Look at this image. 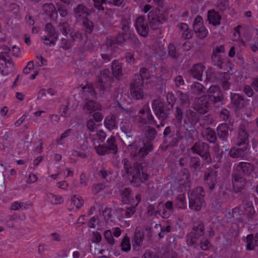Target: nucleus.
<instances>
[{"instance_id":"49","label":"nucleus","mask_w":258,"mask_h":258,"mask_svg":"<svg viewBox=\"0 0 258 258\" xmlns=\"http://www.w3.org/2000/svg\"><path fill=\"white\" fill-rule=\"evenodd\" d=\"M179 94V100L181 105H188L190 104V99L188 94L183 93L181 91L178 92Z\"/></svg>"},{"instance_id":"16","label":"nucleus","mask_w":258,"mask_h":258,"mask_svg":"<svg viewBox=\"0 0 258 258\" xmlns=\"http://www.w3.org/2000/svg\"><path fill=\"white\" fill-rule=\"evenodd\" d=\"M193 28L197 36L202 39L206 37L208 31L203 25V19L201 16H198L195 20Z\"/></svg>"},{"instance_id":"59","label":"nucleus","mask_w":258,"mask_h":258,"mask_svg":"<svg viewBox=\"0 0 258 258\" xmlns=\"http://www.w3.org/2000/svg\"><path fill=\"white\" fill-rule=\"evenodd\" d=\"M103 216H104V219L106 221H112V214L111 209L108 208H105L102 212Z\"/></svg>"},{"instance_id":"15","label":"nucleus","mask_w":258,"mask_h":258,"mask_svg":"<svg viewBox=\"0 0 258 258\" xmlns=\"http://www.w3.org/2000/svg\"><path fill=\"white\" fill-rule=\"evenodd\" d=\"M229 193L221 188L213 196L212 199V204L216 209H219L223 203L229 200Z\"/></svg>"},{"instance_id":"25","label":"nucleus","mask_w":258,"mask_h":258,"mask_svg":"<svg viewBox=\"0 0 258 258\" xmlns=\"http://www.w3.org/2000/svg\"><path fill=\"white\" fill-rule=\"evenodd\" d=\"M74 14L75 18L77 19L86 18L89 15L88 10L84 5L80 4L74 9Z\"/></svg>"},{"instance_id":"34","label":"nucleus","mask_w":258,"mask_h":258,"mask_svg":"<svg viewBox=\"0 0 258 258\" xmlns=\"http://www.w3.org/2000/svg\"><path fill=\"white\" fill-rule=\"evenodd\" d=\"M243 147L241 148H233L230 152L229 155L232 158L243 157L244 156V152L247 149V145H243Z\"/></svg>"},{"instance_id":"14","label":"nucleus","mask_w":258,"mask_h":258,"mask_svg":"<svg viewBox=\"0 0 258 258\" xmlns=\"http://www.w3.org/2000/svg\"><path fill=\"white\" fill-rule=\"evenodd\" d=\"M113 79L108 69L100 72V76L97 82V87L101 91H104L108 85L113 82Z\"/></svg>"},{"instance_id":"58","label":"nucleus","mask_w":258,"mask_h":258,"mask_svg":"<svg viewBox=\"0 0 258 258\" xmlns=\"http://www.w3.org/2000/svg\"><path fill=\"white\" fill-rule=\"evenodd\" d=\"M136 76H139L140 77L142 80V81L144 82V79L148 78L149 77V73L148 70L146 68H141L140 70V73L135 74L134 77H136Z\"/></svg>"},{"instance_id":"55","label":"nucleus","mask_w":258,"mask_h":258,"mask_svg":"<svg viewBox=\"0 0 258 258\" xmlns=\"http://www.w3.org/2000/svg\"><path fill=\"white\" fill-rule=\"evenodd\" d=\"M125 144L130 146L132 145L135 144V138L133 132L130 133V134H126L123 137Z\"/></svg>"},{"instance_id":"24","label":"nucleus","mask_w":258,"mask_h":258,"mask_svg":"<svg viewBox=\"0 0 258 258\" xmlns=\"http://www.w3.org/2000/svg\"><path fill=\"white\" fill-rule=\"evenodd\" d=\"M205 68L204 66L202 63H196L192 66L190 70V73L194 78L201 81L203 72Z\"/></svg>"},{"instance_id":"51","label":"nucleus","mask_w":258,"mask_h":258,"mask_svg":"<svg viewBox=\"0 0 258 258\" xmlns=\"http://www.w3.org/2000/svg\"><path fill=\"white\" fill-rule=\"evenodd\" d=\"M217 4L218 10L221 12H224L230 9L228 0H218Z\"/></svg>"},{"instance_id":"53","label":"nucleus","mask_w":258,"mask_h":258,"mask_svg":"<svg viewBox=\"0 0 258 258\" xmlns=\"http://www.w3.org/2000/svg\"><path fill=\"white\" fill-rule=\"evenodd\" d=\"M59 26L60 31L66 36H67L68 34L70 35V33L72 32L70 25L68 22L59 23Z\"/></svg>"},{"instance_id":"28","label":"nucleus","mask_w":258,"mask_h":258,"mask_svg":"<svg viewBox=\"0 0 258 258\" xmlns=\"http://www.w3.org/2000/svg\"><path fill=\"white\" fill-rule=\"evenodd\" d=\"M120 195L122 202L125 204H133L134 199L131 194V189L125 187L120 190Z\"/></svg>"},{"instance_id":"19","label":"nucleus","mask_w":258,"mask_h":258,"mask_svg":"<svg viewBox=\"0 0 258 258\" xmlns=\"http://www.w3.org/2000/svg\"><path fill=\"white\" fill-rule=\"evenodd\" d=\"M237 145L240 146L242 145H247L248 143V134L246 131V128L243 124H241L239 126L238 133Z\"/></svg>"},{"instance_id":"20","label":"nucleus","mask_w":258,"mask_h":258,"mask_svg":"<svg viewBox=\"0 0 258 258\" xmlns=\"http://www.w3.org/2000/svg\"><path fill=\"white\" fill-rule=\"evenodd\" d=\"M43 9L44 13L52 20L57 22L58 15L57 14L56 9L52 3H46L44 4Z\"/></svg>"},{"instance_id":"57","label":"nucleus","mask_w":258,"mask_h":258,"mask_svg":"<svg viewBox=\"0 0 258 258\" xmlns=\"http://www.w3.org/2000/svg\"><path fill=\"white\" fill-rule=\"evenodd\" d=\"M97 153L100 155H105L107 153H110L108 148L106 146L103 145H100L98 147H95Z\"/></svg>"},{"instance_id":"13","label":"nucleus","mask_w":258,"mask_h":258,"mask_svg":"<svg viewBox=\"0 0 258 258\" xmlns=\"http://www.w3.org/2000/svg\"><path fill=\"white\" fill-rule=\"evenodd\" d=\"M167 19L166 17L159 14L156 11H151L148 16L149 24L153 30L158 29L159 26L165 22Z\"/></svg>"},{"instance_id":"18","label":"nucleus","mask_w":258,"mask_h":258,"mask_svg":"<svg viewBox=\"0 0 258 258\" xmlns=\"http://www.w3.org/2000/svg\"><path fill=\"white\" fill-rule=\"evenodd\" d=\"M230 100V105L236 110L243 108L245 105L244 97L238 93H231Z\"/></svg>"},{"instance_id":"50","label":"nucleus","mask_w":258,"mask_h":258,"mask_svg":"<svg viewBox=\"0 0 258 258\" xmlns=\"http://www.w3.org/2000/svg\"><path fill=\"white\" fill-rule=\"evenodd\" d=\"M70 41L72 42L77 41L79 43H82L83 39L82 34L79 31L74 32L72 31L70 33Z\"/></svg>"},{"instance_id":"43","label":"nucleus","mask_w":258,"mask_h":258,"mask_svg":"<svg viewBox=\"0 0 258 258\" xmlns=\"http://www.w3.org/2000/svg\"><path fill=\"white\" fill-rule=\"evenodd\" d=\"M120 129L124 135L130 134L133 132L132 124L130 121L126 120L121 122Z\"/></svg>"},{"instance_id":"3","label":"nucleus","mask_w":258,"mask_h":258,"mask_svg":"<svg viewBox=\"0 0 258 258\" xmlns=\"http://www.w3.org/2000/svg\"><path fill=\"white\" fill-rule=\"evenodd\" d=\"M173 104L169 102L165 103L159 99H154L152 102V108L155 116L163 122L170 117Z\"/></svg>"},{"instance_id":"41","label":"nucleus","mask_w":258,"mask_h":258,"mask_svg":"<svg viewBox=\"0 0 258 258\" xmlns=\"http://www.w3.org/2000/svg\"><path fill=\"white\" fill-rule=\"evenodd\" d=\"M179 175L180 176H182V178L179 179V181L181 182L183 180V183L185 184V185H188L190 178V174L189 170L187 168H183L180 170Z\"/></svg>"},{"instance_id":"36","label":"nucleus","mask_w":258,"mask_h":258,"mask_svg":"<svg viewBox=\"0 0 258 258\" xmlns=\"http://www.w3.org/2000/svg\"><path fill=\"white\" fill-rule=\"evenodd\" d=\"M106 147L110 153L115 154L117 153L118 148L114 136H112L108 139Z\"/></svg>"},{"instance_id":"4","label":"nucleus","mask_w":258,"mask_h":258,"mask_svg":"<svg viewBox=\"0 0 258 258\" xmlns=\"http://www.w3.org/2000/svg\"><path fill=\"white\" fill-rule=\"evenodd\" d=\"M128 176H132L131 184L135 187H139L141 182H145L148 180L149 176L144 171L143 167L140 163L135 162L130 169L128 173H126Z\"/></svg>"},{"instance_id":"7","label":"nucleus","mask_w":258,"mask_h":258,"mask_svg":"<svg viewBox=\"0 0 258 258\" xmlns=\"http://www.w3.org/2000/svg\"><path fill=\"white\" fill-rule=\"evenodd\" d=\"M144 82L139 76L134 77L130 84V94L133 99L139 100L145 98V93L143 91Z\"/></svg>"},{"instance_id":"22","label":"nucleus","mask_w":258,"mask_h":258,"mask_svg":"<svg viewBox=\"0 0 258 258\" xmlns=\"http://www.w3.org/2000/svg\"><path fill=\"white\" fill-rule=\"evenodd\" d=\"M188 166L193 173H197L200 172L202 168L200 158L196 156H190Z\"/></svg>"},{"instance_id":"26","label":"nucleus","mask_w":258,"mask_h":258,"mask_svg":"<svg viewBox=\"0 0 258 258\" xmlns=\"http://www.w3.org/2000/svg\"><path fill=\"white\" fill-rule=\"evenodd\" d=\"M105 126L110 131L117 128V122L116 117L113 114L107 116L104 120Z\"/></svg>"},{"instance_id":"52","label":"nucleus","mask_w":258,"mask_h":258,"mask_svg":"<svg viewBox=\"0 0 258 258\" xmlns=\"http://www.w3.org/2000/svg\"><path fill=\"white\" fill-rule=\"evenodd\" d=\"M56 6L57 8V14L58 15V13L60 17H61L62 18L66 17L68 15V11L66 8L64 6L60 3H56Z\"/></svg>"},{"instance_id":"11","label":"nucleus","mask_w":258,"mask_h":258,"mask_svg":"<svg viewBox=\"0 0 258 258\" xmlns=\"http://www.w3.org/2000/svg\"><path fill=\"white\" fill-rule=\"evenodd\" d=\"M183 137L179 130L175 132L170 126H167L163 132L164 142L168 146H176Z\"/></svg>"},{"instance_id":"23","label":"nucleus","mask_w":258,"mask_h":258,"mask_svg":"<svg viewBox=\"0 0 258 258\" xmlns=\"http://www.w3.org/2000/svg\"><path fill=\"white\" fill-rule=\"evenodd\" d=\"M204 180H205L206 184L208 188L210 190L214 189L217 183V176L216 175V172L212 171L205 173Z\"/></svg>"},{"instance_id":"12","label":"nucleus","mask_w":258,"mask_h":258,"mask_svg":"<svg viewBox=\"0 0 258 258\" xmlns=\"http://www.w3.org/2000/svg\"><path fill=\"white\" fill-rule=\"evenodd\" d=\"M210 102L207 95H203L195 99L191 108L201 115H203L209 112Z\"/></svg>"},{"instance_id":"40","label":"nucleus","mask_w":258,"mask_h":258,"mask_svg":"<svg viewBox=\"0 0 258 258\" xmlns=\"http://www.w3.org/2000/svg\"><path fill=\"white\" fill-rule=\"evenodd\" d=\"M83 109L86 113H90L98 109V105L94 101L88 100L84 105Z\"/></svg>"},{"instance_id":"9","label":"nucleus","mask_w":258,"mask_h":258,"mask_svg":"<svg viewBox=\"0 0 258 258\" xmlns=\"http://www.w3.org/2000/svg\"><path fill=\"white\" fill-rule=\"evenodd\" d=\"M128 147V150L130 151L131 156L132 157L136 158L137 160L144 158L153 149V145L151 142H148L144 143L143 146L140 148H138L136 143Z\"/></svg>"},{"instance_id":"63","label":"nucleus","mask_w":258,"mask_h":258,"mask_svg":"<svg viewBox=\"0 0 258 258\" xmlns=\"http://www.w3.org/2000/svg\"><path fill=\"white\" fill-rule=\"evenodd\" d=\"M230 115V111L226 108L223 109L219 113V117L224 121H227Z\"/></svg>"},{"instance_id":"45","label":"nucleus","mask_w":258,"mask_h":258,"mask_svg":"<svg viewBox=\"0 0 258 258\" xmlns=\"http://www.w3.org/2000/svg\"><path fill=\"white\" fill-rule=\"evenodd\" d=\"M83 24L85 28L86 32L89 34L92 33L94 29V23L88 18L83 19Z\"/></svg>"},{"instance_id":"60","label":"nucleus","mask_w":258,"mask_h":258,"mask_svg":"<svg viewBox=\"0 0 258 258\" xmlns=\"http://www.w3.org/2000/svg\"><path fill=\"white\" fill-rule=\"evenodd\" d=\"M104 237L107 242L110 245H113L114 243V239L113 238L111 231L108 230L104 232Z\"/></svg>"},{"instance_id":"64","label":"nucleus","mask_w":258,"mask_h":258,"mask_svg":"<svg viewBox=\"0 0 258 258\" xmlns=\"http://www.w3.org/2000/svg\"><path fill=\"white\" fill-rule=\"evenodd\" d=\"M72 203L77 209L80 208L83 205V200L82 199L74 196L72 199Z\"/></svg>"},{"instance_id":"44","label":"nucleus","mask_w":258,"mask_h":258,"mask_svg":"<svg viewBox=\"0 0 258 258\" xmlns=\"http://www.w3.org/2000/svg\"><path fill=\"white\" fill-rule=\"evenodd\" d=\"M196 232H190L186 236V241L188 245H191L195 244L199 238V236Z\"/></svg>"},{"instance_id":"56","label":"nucleus","mask_w":258,"mask_h":258,"mask_svg":"<svg viewBox=\"0 0 258 258\" xmlns=\"http://www.w3.org/2000/svg\"><path fill=\"white\" fill-rule=\"evenodd\" d=\"M121 27L122 30V33L124 34L128 35V33L130 31L129 22L125 19H122L121 23Z\"/></svg>"},{"instance_id":"47","label":"nucleus","mask_w":258,"mask_h":258,"mask_svg":"<svg viewBox=\"0 0 258 258\" xmlns=\"http://www.w3.org/2000/svg\"><path fill=\"white\" fill-rule=\"evenodd\" d=\"M45 30L47 34L49 35V37H54L56 39H57V35L56 34V32L51 23H47L45 26Z\"/></svg>"},{"instance_id":"5","label":"nucleus","mask_w":258,"mask_h":258,"mask_svg":"<svg viewBox=\"0 0 258 258\" xmlns=\"http://www.w3.org/2000/svg\"><path fill=\"white\" fill-rule=\"evenodd\" d=\"M207 93V98L214 107L219 108L224 105V96L219 86L212 85Z\"/></svg>"},{"instance_id":"46","label":"nucleus","mask_w":258,"mask_h":258,"mask_svg":"<svg viewBox=\"0 0 258 258\" xmlns=\"http://www.w3.org/2000/svg\"><path fill=\"white\" fill-rule=\"evenodd\" d=\"M120 246L122 251L127 252L130 250L131 246L130 238L128 236L126 235L123 237L121 240Z\"/></svg>"},{"instance_id":"31","label":"nucleus","mask_w":258,"mask_h":258,"mask_svg":"<svg viewBox=\"0 0 258 258\" xmlns=\"http://www.w3.org/2000/svg\"><path fill=\"white\" fill-rule=\"evenodd\" d=\"M221 76L220 84L224 91H227L230 89L231 83L230 76L227 72L219 73Z\"/></svg>"},{"instance_id":"29","label":"nucleus","mask_w":258,"mask_h":258,"mask_svg":"<svg viewBox=\"0 0 258 258\" xmlns=\"http://www.w3.org/2000/svg\"><path fill=\"white\" fill-rule=\"evenodd\" d=\"M142 134L148 140L153 141L155 139L157 132L153 127L147 125L143 127Z\"/></svg>"},{"instance_id":"37","label":"nucleus","mask_w":258,"mask_h":258,"mask_svg":"<svg viewBox=\"0 0 258 258\" xmlns=\"http://www.w3.org/2000/svg\"><path fill=\"white\" fill-rule=\"evenodd\" d=\"M191 91L192 94L199 95L205 93L206 88L199 82H194L190 86Z\"/></svg>"},{"instance_id":"6","label":"nucleus","mask_w":258,"mask_h":258,"mask_svg":"<svg viewBox=\"0 0 258 258\" xmlns=\"http://www.w3.org/2000/svg\"><path fill=\"white\" fill-rule=\"evenodd\" d=\"M204 190L199 186L188 193L189 207L194 211H199L204 204Z\"/></svg>"},{"instance_id":"62","label":"nucleus","mask_w":258,"mask_h":258,"mask_svg":"<svg viewBox=\"0 0 258 258\" xmlns=\"http://www.w3.org/2000/svg\"><path fill=\"white\" fill-rule=\"evenodd\" d=\"M94 2V7L98 9L99 11H104V9L103 4H106L107 1L106 0H93Z\"/></svg>"},{"instance_id":"39","label":"nucleus","mask_w":258,"mask_h":258,"mask_svg":"<svg viewBox=\"0 0 258 258\" xmlns=\"http://www.w3.org/2000/svg\"><path fill=\"white\" fill-rule=\"evenodd\" d=\"M128 35L124 34L123 33L122 34L119 33L116 37L114 41L113 42V40H111V41H108L107 43V45L108 46H110L111 48L112 47V46L115 43L118 45H121L124 43L126 39H127V36Z\"/></svg>"},{"instance_id":"32","label":"nucleus","mask_w":258,"mask_h":258,"mask_svg":"<svg viewBox=\"0 0 258 258\" xmlns=\"http://www.w3.org/2000/svg\"><path fill=\"white\" fill-rule=\"evenodd\" d=\"M244 211L248 219V221L251 222L256 215V212L253 206L252 202H248L246 203L245 206L244 207Z\"/></svg>"},{"instance_id":"33","label":"nucleus","mask_w":258,"mask_h":258,"mask_svg":"<svg viewBox=\"0 0 258 258\" xmlns=\"http://www.w3.org/2000/svg\"><path fill=\"white\" fill-rule=\"evenodd\" d=\"M111 70L112 74L114 77L119 79L122 75V68L120 63L117 60H114L112 62Z\"/></svg>"},{"instance_id":"54","label":"nucleus","mask_w":258,"mask_h":258,"mask_svg":"<svg viewBox=\"0 0 258 258\" xmlns=\"http://www.w3.org/2000/svg\"><path fill=\"white\" fill-rule=\"evenodd\" d=\"M212 59L214 66L221 69L222 68L223 62L221 56L216 53L215 51H213Z\"/></svg>"},{"instance_id":"8","label":"nucleus","mask_w":258,"mask_h":258,"mask_svg":"<svg viewBox=\"0 0 258 258\" xmlns=\"http://www.w3.org/2000/svg\"><path fill=\"white\" fill-rule=\"evenodd\" d=\"M190 149L193 153L198 154L206 163L209 164L212 162L210 146L208 143L201 141L197 142Z\"/></svg>"},{"instance_id":"10","label":"nucleus","mask_w":258,"mask_h":258,"mask_svg":"<svg viewBox=\"0 0 258 258\" xmlns=\"http://www.w3.org/2000/svg\"><path fill=\"white\" fill-rule=\"evenodd\" d=\"M10 51L8 48L7 51L0 53V71L3 75H7L14 70V63L9 54Z\"/></svg>"},{"instance_id":"17","label":"nucleus","mask_w":258,"mask_h":258,"mask_svg":"<svg viewBox=\"0 0 258 258\" xmlns=\"http://www.w3.org/2000/svg\"><path fill=\"white\" fill-rule=\"evenodd\" d=\"M135 27L138 33L142 36L146 37L149 33V27L145 22L143 16L138 17L135 22Z\"/></svg>"},{"instance_id":"42","label":"nucleus","mask_w":258,"mask_h":258,"mask_svg":"<svg viewBox=\"0 0 258 258\" xmlns=\"http://www.w3.org/2000/svg\"><path fill=\"white\" fill-rule=\"evenodd\" d=\"M204 229V224L201 221L194 222L192 228L193 232H196L199 235H204L205 234Z\"/></svg>"},{"instance_id":"35","label":"nucleus","mask_w":258,"mask_h":258,"mask_svg":"<svg viewBox=\"0 0 258 258\" xmlns=\"http://www.w3.org/2000/svg\"><path fill=\"white\" fill-rule=\"evenodd\" d=\"M168 55L176 60H179L181 57V54L178 52L176 46L172 43H169L168 46Z\"/></svg>"},{"instance_id":"1","label":"nucleus","mask_w":258,"mask_h":258,"mask_svg":"<svg viewBox=\"0 0 258 258\" xmlns=\"http://www.w3.org/2000/svg\"><path fill=\"white\" fill-rule=\"evenodd\" d=\"M254 169V165L250 162H241L237 164L236 169L238 172L232 175L233 188L236 192H240L246 184V180L243 176H249Z\"/></svg>"},{"instance_id":"21","label":"nucleus","mask_w":258,"mask_h":258,"mask_svg":"<svg viewBox=\"0 0 258 258\" xmlns=\"http://www.w3.org/2000/svg\"><path fill=\"white\" fill-rule=\"evenodd\" d=\"M144 238V232L142 230L136 229L132 239L133 248L134 250H139L142 244Z\"/></svg>"},{"instance_id":"27","label":"nucleus","mask_w":258,"mask_h":258,"mask_svg":"<svg viewBox=\"0 0 258 258\" xmlns=\"http://www.w3.org/2000/svg\"><path fill=\"white\" fill-rule=\"evenodd\" d=\"M229 127L227 123H221L217 128V134L219 138L223 141H226L228 137Z\"/></svg>"},{"instance_id":"2","label":"nucleus","mask_w":258,"mask_h":258,"mask_svg":"<svg viewBox=\"0 0 258 258\" xmlns=\"http://www.w3.org/2000/svg\"><path fill=\"white\" fill-rule=\"evenodd\" d=\"M201 114L193 109H187L184 111L181 106H176L174 115L176 122L181 124L183 121L184 125L189 128H194L200 121Z\"/></svg>"},{"instance_id":"30","label":"nucleus","mask_w":258,"mask_h":258,"mask_svg":"<svg viewBox=\"0 0 258 258\" xmlns=\"http://www.w3.org/2000/svg\"><path fill=\"white\" fill-rule=\"evenodd\" d=\"M221 16L218 12L214 10L209 11L208 13V20L209 23L212 24L214 26L220 24Z\"/></svg>"},{"instance_id":"61","label":"nucleus","mask_w":258,"mask_h":258,"mask_svg":"<svg viewBox=\"0 0 258 258\" xmlns=\"http://www.w3.org/2000/svg\"><path fill=\"white\" fill-rule=\"evenodd\" d=\"M220 72H212L209 71L206 72V82H214L215 80V76L216 74H220Z\"/></svg>"},{"instance_id":"38","label":"nucleus","mask_w":258,"mask_h":258,"mask_svg":"<svg viewBox=\"0 0 258 258\" xmlns=\"http://www.w3.org/2000/svg\"><path fill=\"white\" fill-rule=\"evenodd\" d=\"M205 134L207 140L211 143H215L217 141L216 133L210 127L205 129Z\"/></svg>"},{"instance_id":"48","label":"nucleus","mask_w":258,"mask_h":258,"mask_svg":"<svg viewBox=\"0 0 258 258\" xmlns=\"http://www.w3.org/2000/svg\"><path fill=\"white\" fill-rule=\"evenodd\" d=\"M176 206L177 207L180 209L186 208L187 205L185 201V197L183 194L179 195L176 197Z\"/></svg>"}]
</instances>
